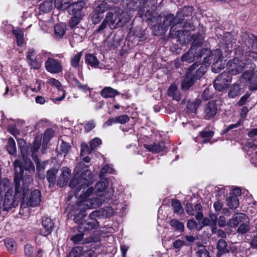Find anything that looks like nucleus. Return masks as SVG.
I'll list each match as a JSON object with an SVG mask.
<instances>
[{"instance_id": "nucleus-1", "label": "nucleus", "mask_w": 257, "mask_h": 257, "mask_svg": "<svg viewBox=\"0 0 257 257\" xmlns=\"http://www.w3.org/2000/svg\"><path fill=\"white\" fill-rule=\"evenodd\" d=\"M86 166L83 163H79L74 171V177L69 183V186L75 197L80 199L79 206L82 209H91L101 205V200L98 198H90L93 194L94 189L90 186L94 182L93 174L88 170L84 169Z\"/></svg>"}, {"instance_id": "nucleus-2", "label": "nucleus", "mask_w": 257, "mask_h": 257, "mask_svg": "<svg viewBox=\"0 0 257 257\" xmlns=\"http://www.w3.org/2000/svg\"><path fill=\"white\" fill-rule=\"evenodd\" d=\"M14 178L16 184V196L22 200L21 206L23 208L35 207L41 200V194L39 190L34 189L30 192L29 187L33 181L32 174L34 172H22L23 169L19 161H15Z\"/></svg>"}, {"instance_id": "nucleus-3", "label": "nucleus", "mask_w": 257, "mask_h": 257, "mask_svg": "<svg viewBox=\"0 0 257 257\" xmlns=\"http://www.w3.org/2000/svg\"><path fill=\"white\" fill-rule=\"evenodd\" d=\"M199 65L196 63L192 64L188 69L186 75L181 84V87L184 90H188L195 82L199 79L206 71L205 65Z\"/></svg>"}, {"instance_id": "nucleus-4", "label": "nucleus", "mask_w": 257, "mask_h": 257, "mask_svg": "<svg viewBox=\"0 0 257 257\" xmlns=\"http://www.w3.org/2000/svg\"><path fill=\"white\" fill-rule=\"evenodd\" d=\"M201 53L203 57V62L205 65H209L212 63V71L215 73H217L223 68L221 65L222 52L219 49H216L210 51L207 49L201 50Z\"/></svg>"}, {"instance_id": "nucleus-5", "label": "nucleus", "mask_w": 257, "mask_h": 257, "mask_svg": "<svg viewBox=\"0 0 257 257\" xmlns=\"http://www.w3.org/2000/svg\"><path fill=\"white\" fill-rule=\"evenodd\" d=\"M113 11L109 12L105 17L111 29L123 27L131 19V16L126 12H120L117 9L113 10Z\"/></svg>"}, {"instance_id": "nucleus-6", "label": "nucleus", "mask_w": 257, "mask_h": 257, "mask_svg": "<svg viewBox=\"0 0 257 257\" xmlns=\"http://www.w3.org/2000/svg\"><path fill=\"white\" fill-rule=\"evenodd\" d=\"M249 220L246 215L244 213H237L234 214L227 222V224L230 227H236L237 231L240 234L246 233L249 229Z\"/></svg>"}, {"instance_id": "nucleus-7", "label": "nucleus", "mask_w": 257, "mask_h": 257, "mask_svg": "<svg viewBox=\"0 0 257 257\" xmlns=\"http://www.w3.org/2000/svg\"><path fill=\"white\" fill-rule=\"evenodd\" d=\"M180 20L178 19L177 16L174 17V15L170 14L164 17V20L162 25L159 26L161 28V32L160 34H164L169 26H171L170 30V34L172 36H179L182 33L181 30L175 31V27L178 24H180Z\"/></svg>"}, {"instance_id": "nucleus-8", "label": "nucleus", "mask_w": 257, "mask_h": 257, "mask_svg": "<svg viewBox=\"0 0 257 257\" xmlns=\"http://www.w3.org/2000/svg\"><path fill=\"white\" fill-rule=\"evenodd\" d=\"M18 144L20 148L21 155L23 159V164L21 165V163H20L21 167L23 169L22 172H27V171H29V172H34V166L30 159L28 158V147L26 142L24 140L19 139L18 140ZM16 161H19L20 163H21L19 160H17Z\"/></svg>"}, {"instance_id": "nucleus-9", "label": "nucleus", "mask_w": 257, "mask_h": 257, "mask_svg": "<svg viewBox=\"0 0 257 257\" xmlns=\"http://www.w3.org/2000/svg\"><path fill=\"white\" fill-rule=\"evenodd\" d=\"M245 62L242 60L234 58L229 61L227 64V72L231 75H236L241 73L245 67Z\"/></svg>"}, {"instance_id": "nucleus-10", "label": "nucleus", "mask_w": 257, "mask_h": 257, "mask_svg": "<svg viewBox=\"0 0 257 257\" xmlns=\"http://www.w3.org/2000/svg\"><path fill=\"white\" fill-rule=\"evenodd\" d=\"M78 205H79V201H77L75 204L69 205L67 209L70 210L71 213L73 214L74 221L80 225L83 222L82 220L86 216V209H82Z\"/></svg>"}, {"instance_id": "nucleus-11", "label": "nucleus", "mask_w": 257, "mask_h": 257, "mask_svg": "<svg viewBox=\"0 0 257 257\" xmlns=\"http://www.w3.org/2000/svg\"><path fill=\"white\" fill-rule=\"evenodd\" d=\"M231 77L223 72L218 75L214 82V87L218 91H221L226 88L231 82Z\"/></svg>"}, {"instance_id": "nucleus-12", "label": "nucleus", "mask_w": 257, "mask_h": 257, "mask_svg": "<svg viewBox=\"0 0 257 257\" xmlns=\"http://www.w3.org/2000/svg\"><path fill=\"white\" fill-rule=\"evenodd\" d=\"M46 70L53 74L60 73L63 69L61 62L56 59L49 57L45 63Z\"/></svg>"}, {"instance_id": "nucleus-13", "label": "nucleus", "mask_w": 257, "mask_h": 257, "mask_svg": "<svg viewBox=\"0 0 257 257\" xmlns=\"http://www.w3.org/2000/svg\"><path fill=\"white\" fill-rule=\"evenodd\" d=\"M84 235L83 233L76 234L71 238V240L76 244L99 242L100 241V236L99 235H94L85 238L83 237Z\"/></svg>"}, {"instance_id": "nucleus-14", "label": "nucleus", "mask_w": 257, "mask_h": 257, "mask_svg": "<svg viewBox=\"0 0 257 257\" xmlns=\"http://www.w3.org/2000/svg\"><path fill=\"white\" fill-rule=\"evenodd\" d=\"M18 199H21V198H17L16 197V192L15 193V195H13V190L12 189H8L3 201V209L4 210H7L10 208L14 206L15 201Z\"/></svg>"}, {"instance_id": "nucleus-15", "label": "nucleus", "mask_w": 257, "mask_h": 257, "mask_svg": "<svg viewBox=\"0 0 257 257\" xmlns=\"http://www.w3.org/2000/svg\"><path fill=\"white\" fill-rule=\"evenodd\" d=\"M242 81H248L250 88L251 90H257V69L254 73L251 71H246L241 75Z\"/></svg>"}, {"instance_id": "nucleus-16", "label": "nucleus", "mask_w": 257, "mask_h": 257, "mask_svg": "<svg viewBox=\"0 0 257 257\" xmlns=\"http://www.w3.org/2000/svg\"><path fill=\"white\" fill-rule=\"evenodd\" d=\"M217 106L214 101H210L205 105L204 108V117L206 119L213 118L217 113Z\"/></svg>"}, {"instance_id": "nucleus-17", "label": "nucleus", "mask_w": 257, "mask_h": 257, "mask_svg": "<svg viewBox=\"0 0 257 257\" xmlns=\"http://www.w3.org/2000/svg\"><path fill=\"white\" fill-rule=\"evenodd\" d=\"M36 55V52L35 50L29 49L27 52V60L31 68L38 70L41 67V64L37 60Z\"/></svg>"}, {"instance_id": "nucleus-18", "label": "nucleus", "mask_w": 257, "mask_h": 257, "mask_svg": "<svg viewBox=\"0 0 257 257\" xmlns=\"http://www.w3.org/2000/svg\"><path fill=\"white\" fill-rule=\"evenodd\" d=\"M42 227L40 229V234L46 236L52 232L53 223L50 218L44 217L42 219Z\"/></svg>"}, {"instance_id": "nucleus-19", "label": "nucleus", "mask_w": 257, "mask_h": 257, "mask_svg": "<svg viewBox=\"0 0 257 257\" xmlns=\"http://www.w3.org/2000/svg\"><path fill=\"white\" fill-rule=\"evenodd\" d=\"M201 57H202L201 51L198 52L194 50V47H191L189 51L182 56L181 60L187 62L188 63H191L194 60L195 58L198 59Z\"/></svg>"}, {"instance_id": "nucleus-20", "label": "nucleus", "mask_w": 257, "mask_h": 257, "mask_svg": "<svg viewBox=\"0 0 257 257\" xmlns=\"http://www.w3.org/2000/svg\"><path fill=\"white\" fill-rule=\"evenodd\" d=\"M61 175L58 180L57 185L60 187L66 185L71 176V170L66 167H63L61 170Z\"/></svg>"}, {"instance_id": "nucleus-21", "label": "nucleus", "mask_w": 257, "mask_h": 257, "mask_svg": "<svg viewBox=\"0 0 257 257\" xmlns=\"http://www.w3.org/2000/svg\"><path fill=\"white\" fill-rule=\"evenodd\" d=\"M83 6L84 3L82 2L73 3V4L69 5L68 8V12L70 14L72 15H80L81 16H83V14L82 12V10Z\"/></svg>"}, {"instance_id": "nucleus-22", "label": "nucleus", "mask_w": 257, "mask_h": 257, "mask_svg": "<svg viewBox=\"0 0 257 257\" xmlns=\"http://www.w3.org/2000/svg\"><path fill=\"white\" fill-rule=\"evenodd\" d=\"M99 225L97 220H91L88 219L87 221H83L78 226L79 231L83 230H89L97 228Z\"/></svg>"}, {"instance_id": "nucleus-23", "label": "nucleus", "mask_w": 257, "mask_h": 257, "mask_svg": "<svg viewBox=\"0 0 257 257\" xmlns=\"http://www.w3.org/2000/svg\"><path fill=\"white\" fill-rule=\"evenodd\" d=\"M100 94L104 98H114L115 96L118 95L119 92L110 87H105L101 90Z\"/></svg>"}, {"instance_id": "nucleus-24", "label": "nucleus", "mask_w": 257, "mask_h": 257, "mask_svg": "<svg viewBox=\"0 0 257 257\" xmlns=\"http://www.w3.org/2000/svg\"><path fill=\"white\" fill-rule=\"evenodd\" d=\"M145 148L150 152L158 153L162 151L165 145L163 142L154 143L152 144H145Z\"/></svg>"}, {"instance_id": "nucleus-25", "label": "nucleus", "mask_w": 257, "mask_h": 257, "mask_svg": "<svg viewBox=\"0 0 257 257\" xmlns=\"http://www.w3.org/2000/svg\"><path fill=\"white\" fill-rule=\"evenodd\" d=\"M216 248L218 250L217 256L220 257L223 254L229 252L226 242L224 239H219L217 243Z\"/></svg>"}, {"instance_id": "nucleus-26", "label": "nucleus", "mask_w": 257, "mask_h": 257, "mask_svg": "<svg viewBox=\"0 0 257 257\" xmlns=\"http://www.w3.org/2000/svg\"><path fill=\"white\" fill-rule=\"evenodd\" d=\"M192 10L193 8L191 7H184L179 10L176 16L178 19L180 20V23L183 21L184 17H187L192 14Z\"/></svg>"}, {"instance_id": "nucleus-27", "label": "nucleus", "mask_w": 257, "mask_h": 257, "mask_svg": "<svg viewBox=\"0 0 257 257\" xmlns=\"http://www.w3.org/2000/svg\"><path fill=\"white\" fill-rule=\"evenodd\" d=\"M47 83L51 86H55L58 90H62L63 91L62 96L61 97L56 98V100L61 101L65 98V92L62 89V85L59 81L55 78H52L48 80Z\"/></svg>"}, {"instance_id": "nucleus-28", "label": "nucleus", "mask_w": 257, "mask_h": 257, "mask_svg": "<svg viewBox=\"0 0 257 257\" xmlns=\"http://www.w3.org/2000/svg\"><path fill=\"white\" fill-rule=\"evenodd\" d=\"M241 90L239 84L237 83H235L230 86L228 95L230 98H234L240 94Z\"/></svg>"}, {"instance_id": "nucleus-29", "label": "nucleus", "mask_w": 257, "mask_h": 257, "mask_svg": "<svg viewBox=\"0 0 257 257\" xmlns=\"http://www.w3.org/2000/svg\"><path fill=\"white\" fill-rule=\"evenodd\" d=\"M193 41L191 47H194V50L200 52V49L198 50L199 47L201 46L203 42V36L199 34L194 35L192 36Z\"/></svg>"}, {"instance_id": "nucleus-30", "label": "nucleus", "mask_w": 257, "mask_h": 257, "mask_svg": "<svg viewBox=\"0 0 257 257\" xmlns=\"http://www.w3.org/2000/svg\"><path fill=\"white\" fill-rule=\"evenodd\" d=\"M148 0H133V2L136 5V9H139L140 15L145 14V9L148 6L147 2Z\"/></svg>"}, {"instance_id": "nucleus-31", "label": "nucleus", "mask_w": 257, "mask_h": 257, "mask_svg": "<svg viewBox=\"0 0 257 257\" xmlns=\"http://www.w3.org/2000/svg\"><path fill=\"white\" fill-rule=\"evenodd\" d=\"M108 182L106 181H101L96 183L95 186V193L98 196H101L102 193L106 189Z\"/></svg>"}, {"instance_id": "nucleus-32", "label": "nucleus", "mask_w": 257, "mask_h": 257, "mask_svg": "<svg viewBox=\"0 0 257 257\" xmlns=\"http://www.w3.org/2000/svg\"><path fill=\"white\" fill-rule=\"evenodd\" d=\"M85 62L93 67H96L99 64V61L96 57L92 54H87L85 55Z\"/></svg>"}, {"instance_id": "nucleus-33", "label": "nucleus", "mask_w": 257, "mask_h": 257, "mask_svg": "<svg viewBox=\"0 0 257 257\" xmlns=\"http://www.w3.org/2000/svg\"><path fill=\"white\" fill-rule=\"evenodd\" d=\"M65 33V27L62 24L56 25L54 27V37L56 39L62 38Z\"/></svg>"}, {"instance_id": "nucleus-34", "label": "nucleus", "mask_w": 257, "mask_h": 257, "mask_svg": "<svg viewBox=\"0 0 257 257\" xmlns=\"http://www.w3.org/2000/svg\"><path fill=\"white\" fill-rule=\"evenodd\" d=\"M5 244L8 250L11 253H14L16 252L17 250V245L16 243L13 239H6Z\"/></svg>"}, {"instance_id": "nucleus-35", "label": "nucleus", "mask_w": 257, "mask_h": 257, "mask_svg": "<svg viewBox=\"0 0 257 257\" xmlns=\"http://www.w3.org/2000/svg\"><path fill=\"white\" fill-rule=\"evenodd\" d=\"M41 145V142L39 140H35L33 146L31 147L32 153V157L34 160L37 161L38 155L37 153L39 151Z\"/></svg>"}, {"instance_id": "nucleus-36", "label": "nucleus", "mask_w": 257, "mask_h": 257, "mask_svg": "<svg viewBox=\"0 0 257 257\" xmlns=\"http://www.w3.org/2000/svg\"><path fill=\"white\" fill-rule=\"evenodd\" d=\"M69 6V0H55V7L60 11H64Z\"/></svg>"}, {"instance_id": "nucleus-37", "label": "nucleus", "mask_w": 257, "mask_h": 257, "mask_svg": "<svg viewBox=\"0 0 257 257\" xmlns=\"http://www.w3.org/2000/svg\"><path fill=\"white\" fill-rule=\"evenodd\" d=\"M227 205L231 209H235L239 205V200L236 196H230L226 199Z\"/></svg>"}, {"instance_id": "nucleus-38", "label": "nucleus", "mask_w": 257, "mask_h": 257, "mask_svg": "<svg viewBox=\"0 0 257 257\" xmlns=\"http://www.w3.org/2000/svg\"><path fill=\"white\" fill-rule=\"evenodd\" d=\"M244 59L246 60L245 65L255 61L257 60V53L254 51L247 52L244 56Z\"/></svg>"}, {"instance_id": "nucleus-39", "label": "nucleus", "mask_w": 257, "mask_h": 257, "mask_svg": "<svg viewBox=\"0 0 257 257\" xmlns=\"http://www.w3.org/2000/svg\"><path fill=\"white\" fill-rule=\"evenodd\" d=\"M82 55V52H79L71 58L70 64L72 67L74 68L79 67Z\"/></svg>"}, {"instance_id": "nucleus-40", "label": "nucleus", "mask_w": 257, "mask_h": 257, "mask_svg": "<svg viewBox=\"0 0 257 257\" xmlns=\"http://www.w3.org/2000/svg\"><path fill=\"white\" fill-rule=\"evenodd\" d=\"M53 3L51 0L44 1L39 6L40 10L44 13L49 12L52 9Z\"/></svg>"}, {"instance_id": "nucleus-41", "label": "nucleus", "mask_w": 257, "mask_h": 257, "mask_svg": "<svg viewBox=\"0 0 257 257\" xmlns=\"http://www.w3.org/2000/svg\"><path fill=\"white\" fill-rule=\"evenodd\" d=\"M171 205L174 213L178 214H181L182 213L183 209L179 200L173 199L172 200Z\"/></svg>"}, {"instance_id": "nucleus-42", "label": "nucleus", "mask_w": 257, "mask_h": 257, "mask_svg": "<svg viewBox=\"0 0 257 257\" xmlns=\"http://www.w3.org/2000/svg\"><path fill=\"white\" fill-rule=\"evenodd\" d=\"M214 132L211 131H203L200 133V135L204 140L202 141L203 143H208L211 138L214 135Z\"/></svg>"}, {"instance_id": "nucleus-43", "label": "nucleus", "mask_w": 257, "mask_h": 257, "mask_svg": "<svg viewBox=\"0 0 257 257\" xmlns=\"http://www.w3.org/2000/svg\"><path fill=\"white\" fill-rule=\"evenodd\" d=\"M13 34L15 36L17 44L19 46L22 45L24 43V33L20 30H14L13 31Z\"/></svg>"}, {"instance_id": "nucleus-44", "label": "nucleus", "mask_w": 257, "mask_h": 257, "mask_svg": "<svg viewBox=\"0 0 257 257\" xmlns=\"http://www.w3.org/2000/svg\"><path fill=\"white\" fill-rule=\"evenodd\" d=\"M58 172V170L55 168H52L47 171V178L48 181L51 183L55 182L56 180V175Z\"/></svg>"}, {"instance_id": "nucleus-45", "label": "nucleus", "mask_w": 257, "mask_h": 257, "mask_svg": "<svg viewBox=\"0 0 257 257\" xmlns=\"http://www.w3.org/2000/svg\"><path fill=\"white\" fill-rule=\"evenodd\" d=\"M7 150L11 155H14L16 153V143L12 138H10L8 140Z\"/></svg>"}, {"instance_id": "nucleus-46", "label": "nucleus", "mask_w": 257, "mask_h": 257, "mask_svg": "<svg viewBox=\"0 0 257 257\" xmlns=\"http://www.w3.org/2000/svg\"><path fill=\"white\" fill-rule=\"evenodd\" d=\"M109 7L106 3L99 4L95 9L94 12L102 15V14L109 9Z\"/></svg>"}, {"instance_id": "nucleus-47", "label": "nucleus", "mask_w": 257, "mask_h": 257, "mask_svg": "<svg viewBox=\"0 0 257 257\" xmlns=\"http://www.w3.org/2000/svg\"><path fill=\"white\" fill-rule=\"evenodd\" d=\"M83 16H81L80 15H73V16L70 19L69 25L71 28H74L80 22Z\"/></svg>"}, {"instance_id": "nucleus-48", "label": "nucleus", "mask_w": 257, "mask_h": 257, "mask_svg": "<svg viewBox=\"0 0 257 257\" xmlns=\"http://www.w3.org/2000/svg\"><path fill=\"white\" fill-rule=\"evenodd\" d=\"M100 210L101 215H103L106 217L111 216L114 213L113 208L110 206H107L104 208H101Z\"/></svg>"}, {"instance_id": "nucleus-49", "label": "nucleus", "mask_w": 257, "mask_h": 257, "mask_svg": "<svg viewBox=\"0 0 257 257\" xmlns=\"http://www.w3.org/2000/svg\"><path fill=\"white\" fill-rule=\"evenodd\" d=\"M170 225L176 230L182 231L184 230V226L182 222H180L177 219H173L170 221Z\"/></svg>"}, {"instance_id": "nucleus-50", "label": "nucleus", "mask_w": 257, "mask_h": 257, "mask_svg": "<svg viewBox=\"0 0 257 257\" xmlns=\"http://www.w3.org/2000/svg\"><path fill=\"white\" fill-rule=\"evenodd\" d=\"M114 170L111 166L106 165L102 168L99 172V176H103L105 173L112 174L114 173Z\"/></svg>"}, {"instance_id": "nucleus-51", "label": "nucleus", "mask_w": 257, "mask_h": 257, "mask_svg": "<svg viewBox=\"0 0 257 257\" xmlns=\"http://www.w3.org/2000/svg\"><path fill=\"white\" fill-rule=\"evenodd\" d=\"M177 87L175 85H171L168 89V94L169 96H172L174 99L179 100V97L177 96Z\"/></svg>"}, {"instance_id": "nucleus-52", "label": "nucleus", "mask_w": 257, "mask_h": 257, "mask_svg": "<svg viewBox=\"0 0 257 257\" xmlns=\"http://www.w3.org/2000/svg\"><path fill=\"white\" fill-rule=\"evenodd\" d=\"M101 144V140L98 138H96L92 139L90 142V150H88V154H90L93 150H94L98 146Z\"/></svg>"}, {"instance_id": "nucleus-53", "label": "nucleus", "mask_w": 257, "mask_h": 257, "mask_svg": "<svg viewBox=\"0 0 257 257\" xmlns=\"http://www.w3.org/2000/svg\"><path fill=\"white\" fill-rule=\"evenodd\" d=\"M73 81L74 82L75 85L80 89L81 90L86 92L90 90L89 87L85 84H81L78 80L75 78L74 77L73 78Z\"/></svg>"}, {"instance_id": "nucleus-54", "label": "nucleus", "mask_w": 257, "mask_h": 257, "mask_svg": "<svg viewBox=\"0 0 257 257\" xmlns=\"http://www.w3.org/2000/svg\"><path fill=\"white\" fill-rule=\"evenodd\" d=\"M82 251L81 247H76L70 251L69 257H81Z\"/></svg>"}, {"instance_id": "nucleus-55", "label": "nucleus", "mask_w": 257, "mask_h": 257, "mask_svg": "<svg viewBox=\"0 0 257 257\" xmlns=\"http://www.w3.org/2000/svg\"><path fill=\"white\" fill-rule=\"evenodd\" d=\"M54 131L52 128H48L46 130L44 134L43 137V142H47L52 138L53 136Z\"/></svg>"}, {"instance_id": "nucleus-56", "label": "nucleus", "mask_w": 257, "mask_h": 257, "mask_svg": "<svg viewBox=\"0 0 257 257\" xmlns=\"http://www.w3.org/2000/svg\"><path fill=\"white\" fill-rule=\"evenodd\" d=\"M11 185V181L7 178L3 179L0 182V191L4 192L6 188H9Z\"/></svg>"}, {"instance_id": "nucleus-57", "label": "nucleus", "mask_w": 257, "mask_h": 257, "mask_svg": "<svg viewBox=\"0 0 257 257\" xmlns=\"http://www.w3.org/2000/svg\"><path fill=\"white\" fill-rule=\"evenodd\" d=\"M196 255L197 257H210L209 252L204 247H203L197 250L196 252Z\"/></svg>"}, {"instance_id": "nucleus-58", "label": "nucleus", "mask_w": 257, "mask_h": 257, "mask_svg": "<svg viewBox=\"0 0 257 257\" xmlns=\"http://www.w3.org/2000/svg\"><path fill=\"white\" fill-rule=\"evenodd\" d=\"M115 121L116 122L121 124L124 123L129 120V117L126 115H122L115 117Z\"/></svg>"}, {"instance_id": "nucleus-59", "label": "nucleus", "mask_w": 257, "mask_h": 257, "mask_svg": "<svg viewBox=\"0 0 257 257\" xmlns=\"http://www.w3.org/2000/svg\"><path fill=\"white\" fill-rule=\"evenodd\" d=\"M25 253L28 257H31L33 253V248L32 245L27 244L25 246Z\"/></svg>"}, {"instance_id": "nucleus-60", "label": "nucleus", "mask_w": 257, "mask_h": 257, "mask_svg": "<svg viewBox=\"0 0 257 257\" xmlns=\"http://www.w3.org/2000/svg\"><path fill=\"white\" fill-rule=\"evenodd\" d=\"M102 18L103 15H100L94 12L92 16V21L93 24H96L99 23Z\"/></svg>"}, {"instance_id": "nucleus-61", "label": "nucleus", "mask_w": 257, "mask_h": 257, "mask_svg": "<svg viewBox=\"0 0 257 257\" xmlns=\"http://www.w3.org/2000/svg\"><path fill=\"white\" fill-rule=\"evenodd\" d=\"M70 148V146L69 144L65 142H62L60 147V151L62 153L64 154L67 153L69 151Z\"/></svg>"}, {"instance_id": "nucleus-62", "label": "nucleus", "mask_w": 257, "mask_h": 257, "mask_svg": "<svg viewBox=\"0 0 257 257\" xmlns=\"http://www.w3.org/2000/svg\"><path fill=\"white\" fill-rule=\"evenodd\" d=\"M185 209L189 215H194L195 214L194 210L191 204L187 203L185 206Z\"/></svg>"}, {"instance_id": "nucleus-63", "label": "nucleus", "mask_w": 257, "mask_h": 257, "mask_svg": "<svg viewBox=\"0 0 257 257\" xmlns=\"http://www.w3.org/2000/svg\"><path fill=\"white\" fill-rule=\"evenodd\" d=\"M95 126L94 121L90 120L88 121L85 125V130L86 132H89L92 130Z\"/></svg>"}, {"instance_id": "nucleus-64", "label": "nucleus", "mask_w": 257, "mask_h": 257, "mask_svg": "<svg viewBox=\"0 0 257 257\" xmlns=\"http://www.w3.org/2000/svg\"><path fill=\"white\" fill-rule=\"evenodd\" d=\"M94 252L92 249L82 251L81 257H92L94 255Z\"/></svg>"}]
</instances>
